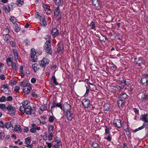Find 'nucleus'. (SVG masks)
I'll use <instances>...</instances> for the list:
<instances>
[{"instance_id":"42","label":"nucleus","mask_w":148,"mask_h":148,"mask_svg":"<svg viewBox=\"0 0 148 148\" xmlns=\"http://www.w3.org/2000/svg\"><path fill=\"white\" fill-rule=\"evenodd\" d=\"M95 22H92L90 24V26L91 27L90 28L92 29H94L95 27Z\"/></svg>"},{"instance_id":"18","label":"nucleus","mask_w":148,"mask_h":148,"mask_svg":"<svg viewBox=\"0 0 148 148\" xmlns=\"http://www.w3.org/2000/svg\"><path fill=\"white\" fill-rule=\"evenodd\" d=\"M92 3L93 5L96 7L98 8L101 5L100 3L98 0H92Z\"/></svg>"},{"instance_id":"19","label":"nucleus","mask_w":148,"mask_h":148,"mask_svg":"<svg viewBox=\"0 0 148 148\" xmlns=\"http://www.w3.org/2000/svg\"><path fill=\"white\" fill-rule=\"evenodd\" d=\"M16 49L17 48L12 49L10 47V49H11V52H12L14 54L15 58H17L18 57V54Z\"/></svg>"},{"instance_id":"10","label":"nucleus","mask_w":148,"mask_h":148,"mask_svg":"<svg viewBox=\"0 0 148 148\" xmlns=\"http://www.w3.org/2000/svg\"><path fill=\"white\" fill-rule=\"evenodd\" d=\"M119 82L121 84V86L119 87L120 90L123 89L126 85V80H124L123 77L119 78Z\"/></svg>"},{"instance_id":"24","label":"nucleus","mask_w":148,"mask_h":148,"mask_svg":"<svg viewBox=\"0 0 148 148\" xmlns=\"http://www.w3.org/2000/svg\"><path fill=\"white\" fill-rule=\"evenodd\" d=\"M3 38L7 43H8L9 42V35L8 34V33L4 34L3 36Z\"/></svg>"},{"instance_id":"9","label":"nucleus","mask_w":148,"mask_h":148,"mask_svg":"<svg viewBox=\"0 0 148 148\" xmlns=\"http://www.w3.org/2000/svg\"><path fill=\"white\" fill-rule=\"evenodd\" d=\"M143 77L140 80V82L144 85L148 84V74L145 73L143 75Z\"/></svg>"},{"instance_id":"7","label":"nucleus","mask_w":148,"mask_h":148,"mask_svg":"<svg viewBox=\"0 0 148 148\" xmlns=\"http://www.w3.org/2000/svg\"><path fill=\"white\" fill-rule=\"evenodd\" d=\"M67 106L69 109L67 110L66 116L67 117L68 120H71L73 118V116L72 113H71L70 110L71 109V106L69 104H67Z\"/></svg>"},{"instance_id":"6","label":"nucleus","mask_w":148,"mask_h":148,"mask_svg":"<svg viewBox=\"0 0 148 148\" xmlns=\"http://www.w3.org/2000/svg\"><path fill=\"white\" fill-rule=\"evenodd\" d=\"M35 50L34 49H32L31 50V58L32 61L33 62H36L37 61V55Z\"/></svg>"},{"instance_id":"40","label":"nucleus","mask_w":148,"mask_h":148,"mask_svg":"<svg viewBox=\"0 0 148 148\" xmlns=\"http://www.w3.org/2000/svg\"><path fill=\"white\" fill-rule=\"evenodd\" d=\"M4 136L5 134L3 133L2 132L0 133V140H3L4 138Z\"/></svg>"},{"instance_id":"54","label":"nucleus","mask_w":148,"mask_h":148,"mask_svg":"<svg viewBox=\"0 0 148 148\" xmlns=\"http://www.w3.org/2000/svg\"><path fill=\"white\" fill-rule=\"evenodd\" d=\"M24 132H27L29 130V128L28 127H25L23 129Z\"/></svg>"},{"instance_id":"39","label":"nucleus","mask_w":148,"mask_h":148,"mask_svg":"<svg viewBox=\"0 0 148 148\" xmlns=\"http://www.w3.org/2000/svg\"><path fill=\"white\" fill-rule=\"evenodd\" d=\"M52 79H53V83L56 85L58 84V83L56 81V79L54 76H52Z\"/></svg>"},{"instance_id":"58","label":"nucleus","mask_w":148,"mask_h":148,"mask_svg":"<svg viewBox=\"0 0 148 148\" xmlns=\"http://www.w3.org/2000/svg\"><path fill=\"white\" fill-rule=\"evenodd\" d=\"M36 80L34 78H32L31 79V82L33 84H34L36 82Z\"/></svg>"},{"instance_id":"16","label":"nucleus","mask_w":148,"mask_h":148,"mask_svg":"<svg viewBox=\"0 0 148 148\" xmlns=\"http://www.w3.org/2000/svg\"><path fill=\"white\" fill-rule=\"evenodd\" d=\"M16 110L15 107L10 105V115L11 116H14L15 114Z\"/></svg>"},{"instance_id":"4","label":"nucleus","mask_w":148,"mask_h":148,"mask_svg":"<svg viewBox=\"0 0 148 148\" xmlns=\"http://www.w3.org/2000/svg\"><path fill=\"white\" fill-rule=\"evenodd\" d=\"M49 60L48 58H43L40 63L41 66V69L44 70L46 65L49 64Z\"/></svg>"},{"instance_id":"33","label":"nucleus","mask_w":148,"mask_h":148,"mask_svg":"<svg viewBox=\"0 0 148 148\" xmlns=\"http://www.w3.org/2000/svg\"><path fill=\"white\" fill-rule=\"evenodd\" d=\"M63 49L64 47L62 45H59L57 49L59 53L61 52V53H63Z\"/></svg>"},{"instance_id":"60","label":"nucleus","mask_w":148,"mask_h":148,"mask_svg":"<svg viewBox=\"0 0 148 148\" xmlns=\"http://www.w3.org/2000/svg\"><path fill=\"white\" fill-rule=\"evenodd\" d=\"M0 79L2 80H3L5 79V78L3 75H0Z\"/></svg>"},{"instance_id":"2","label":"nucleus","mask_w":148,"mask_h":148,"mask_svg":"<svg viewBox=\"0 0 148 148\" xmlns=\"http://www.w3.org/2000/svg\"><path fill=\"white\" fill-rule=\"evenodd\" d=\"M51 47V43L50 41H47L44 46V49L47 53L51 55L52 51Z\"/></svg>"},{"instance_id":"36","label":"nucleus","mask_w":148,"mask_h":148,"mask_svg":"<svg viewBox=\"0 0 148 148\" xmlns=\"http://www.w3.org/2000/svg\"><path fill=\"white\" fill-rule=\"evenodd\" d=\"M54 1L56 5L58 6L62 5V2H61V0H54Z\"/></svg>"},{"instance_id":"23","label":"nucleus","mask_w":148,"mask_h":148,"mask_svg":"<svg viewBox=\"0 0 148 148\" xmlns=\"http://www.w3.org/2000/svg\"><path fill=\"white\" fill-rule=\"evenodd\" d=\"M147 114L142 115L140 117V119L144 121L145 123L148 122V120L147 119Z\"/></svg>"},{"instance_id":"44","label":"nucleus","mask_w":148,"mask_h":148,"mask_svg":"<svg viewBox=\"0 0 148 148\" xmlns=\"http://www.w3.org/2000/svg\"><path fill=\"white\" fill-rule=\"evenodd\" d=\"M92 146L95 148H99V146L98 145L96 142H94L92 144Z\"/></svg>"},{"instance_id":"17","label":"nucleus","mask_w":148,"mask_h":148,"mask_svg":"<svg viewBox=\"0 0 148 148\" xmlns=\"http://www.w3.org/2000/svg\"><path fill=\"white\" fill-rule=\"evenodd\" d=\"M114 124L118 128L121 127V124L120 120L115 119L113 121Z\"/></svg>"},{"instance_id":"3","label":"nucleus","mask_w":148,"mask_h":148,"mask_svg":"<svg viewBox=\"0 0 148 148\" xmlns=\"http://www.w3.org/2000/svg\"><path fill=\"white\" fill-rule=\"evenodd\" d=\"M62 12H61L59 6L56 8L54 11V14L55 17L58 21L61 20L62 18Z\"/></svg>"},{"instance_id":"38","label":"nucleus","mask_w":148,"mask_h":148,"mask_svg":"<svg viewBox=\"0 0 148 148\" xmlns=\"http://www.w3.org/2000/svg\"><path fill=\"white\" fill-rule=\"evenodd\" d=\"M49 135L48 136V139L49 140H51L53 139V134L52 133L50 132L49 133Z\"/></svg>"},{"instance_id":"46","label":"nucleus","mask_w":148,"mask_h":148,"mask_svg":"<svg viewBox=\"0 0 148 148\" xmlns=\"http://www.w3.org/2000/svg\"><path fill=\"white\" fill-rule=\"evenodd\" d=\"M4 127L7 128V129L9 128V122H6V123L4 124Z\"/></svg>"},{"instance_id":"26","label":"nucleus","mask_w":148,"mask_h":148,"mask_svg":"<svg viewBox=\"0 0 148 148\" xmlns=\"http://www.w3.org/2000/svg\"><path fill=\"white\" fill-rule=\"evenodd\" d=\"M21 86L23 87L28 86V81L27 79L23 80L21 83Z\"/></svg>"},{"instance_id":"49","label":"nucleus","mask_w":148,"mask_h":148,"mask_svg":"<svg viewBox=\"0 0 148 148\" xmlns=\"http://www.w3.org/2000/svg\"><path fill=\"white\" fill-rule=\"evenodd\" d=\"M46 108V107L44 106H41L40 108V109L42 111H44Z\"/></svg>"},{"instance_id":"12","label":"nucleus","mask_w":148,"mask_h":148,"mask_svg":"<svg viewBox=\"0 0 148 148\" xmlns=\"http://www.w3.org/2000/svg\"><path fill=\"white\" fill-rule=\"evenodd\" d=\"M51 34L53 37H55L59 34L60 32L56 28H54L52 30Z\"/></svg>"},{"instance_id":"61","label":"nucleus","mask_w":148,"mask_h":148,"mask_svg":"<svg viewBox=\"0 0 148 148\" xmlns=\"http://www.w3.org/2000/svg\"><path fill=\"white\" fill-rule=\"evenodd\" d=\"M56 65L55 64H53L51 67V69L52 70H54L56 69Z\"/></svg>"},{"instance_id":"55","label":"nucleus","mask_w":148,"mask_h":148,"mask_svg":"<svg viewBox=\"0 0 148 148\" xmlns=\"http://www.w3.org/2000/svg\"><path fill=\"white\" fill-rule=\"evenodd\" d=\"M54 119L53 116H51L49 119V121L50 122H53Z\"/></svg>"},{"instance_id":"47","label":"nucleus","mask_w":148,"mask_h":148,"mask_svg":"<svg viewBox=\"0 0 148 148\" xmlns=\"http://www.w3.org/2000/svg\"><path fill=\"white\" fill-rule=\"evenodd\" d=\"M145 127V126L144 125V124L142 126L139 127L138 129H136L135 130V132H137L139 130H141L142 129H143Z\"/></svg>"},{"instance_id":"20","label":"nucleus","mask_w":148,"mask_h":148,"mask_svg":"<svg viewBox=\"0 0 148 148\" xmlns=\"http://www.w3.org/2000/svg\"><path fill=\"white\" fill-rule=\"evenodd\" d=\"M40 24L41 26L43 27H45L47 26V22L45 20V18L44 17L41 18L40 20Z\"/></svg>"},{"instance_id":"14","label":"nucleus","mask_w":148,"mask_h":148,"mask_svg":"<svg viewBox=\"0 0 148 148\" xmlns=\"http://www.w3.org/2000/svg\"><path fill=\"white\" fill-rule=\"evenodd\" d=\"M82 104L85 108H88L90 106V101L88 99H85L82 100Z\"/></svg>"},{"instance_id":"27","label":"nucleus","mask_w":148,"mask_h":148,"mask_svg":"<svg viewBox=\"0 0 148 148\" xmlns=\"http://www.w3.org/2000/svg\"><path fill=\"white\" fill-rule=\"evenodd\" d=\"M11 62V65L12 69L14 70H16L17 69V66L15 63L11 61V58H10V62Z\"/></svg>"},{"instance_id":"22","label":"nucleus","mask_w":148,"mask_h":148,"mask_svg":"<svg viewBox=\"0 0 148 148\" xmlns=\"http://www.w3.org/2000/svg\"><path fill=\"white\" fill-rule=\"evenodd\" d=\"M31 89V88L28 86L23 87V90L24 93L27 94H28L30 92V90Z\"/></svg>"},{"instance_id":"37","label":"nucleus","mask_w":148,"mask_h":148,"mask_svg":"<svg viewBox=\"0 0 148 148\" xmlns=\"http://www.w3.org/2000/svg\"><path fill=\"white\" fill-rule=\"evenodd\" d=\"M23 3V0H16V4L19 6H21Z\"/></svg>"},{"instance_id":"29","label":"nucleus","mask_w":148,"mask_h":148,"mask_svg":"<svg viewBox=\"0 0 148 148\" xmlns=\"http://www.w3.org/2000/svg\"><path fill=\"white\" fill-rule=\"evenodd\" d=\"M13 27L15 31L17 33L21 29V28L18 26V25L17 24L14 25Z\"/></svg>"},{"instance_id":"21","label":"nucleus","mask_w":148,"mask_h":148,"mask_svg":"<svg viewBox=\"0 0 148 148\" xmlns=\"http://www.w3.org/2000/svg\"><path fill=\"white\" fill-rule=\"evenodd\" d=\"M56 107H60L61 109H62V107L61 104L60 103H56L55 101H54L53 105L51 107V108H53Z\"/></svg>"},{"instance_id":"62","label":"nucleus","mask_w":148,"mask_h":148,"mask_svg":"<svg viewBox=\"0 0 148 148\" xmlns=\"http://www.w3.org/2000/svg\"><path fill=\"white\" fill-rule=\"evenodd\" d=\"M104 36H103L99 38V40L101 41L105 42V40H104Z\"/></svg>"},{"instance_id":"45","label":"nucleus","mask_w":148,"mask_h":148,"mask_svg":"<svg viewBox=\"0 0 148 148\" xmlns=\"http://www.w3.org/2000/svg\"><path fill=\"white\" fill-rule=\"evenodd\" d=\"M6 100V97L5 96H3L0 98V101L1 102H4Z\"/></svg>"},{"instance_id":"13","label":"nucleus","mask_w":148,"mask_h":148,"mask_svg":"<svg viewBox=\"0 0 148 148\" xmlns=\"http://www.w3.org/2000/svg\"><path fill=\"white\" fill-rule=\"evenodd\" d=\"M118 98L121 99L123 100L128 97V95L125 93L122 92L118 95Z\"/></svg>"},{"instance_id":"30","label":"nucleus","mask_w":148,"mask_h":148,"mask_svg":"<svg viewBox=\"0 0 148 148\" xmlns=\"http://www.w3.org/2000/svg\"><path fill=\"white\" fill-rule=\"evenodd\" d=\"M3 8L5 13H8L9 12V5L3 6Z\"/></svg>"},{"instance_id":"64","label":"nucleus","mask_w":148,"mask_h":148,"mask_svg":"<svg viewBox=\"0 0 148 148\" xmlns=\"http://www.w3.org/2000/svg\"><path fill=\"white\" fill-rule=\"evenodd\" d=\"M56 143H57V145H58L59 146L61 145V143L60 140H56Z\"/></svg>"},{"instance_id":"53","label":"nucleus","mask_w":148,"mask_h":148,"mask_svg":"<svg viewBox=\"0 0 148 148\" xmlns=\"http://www.w3.org/2000/svg\"><path fill=\"white\" fill-rule=\"evenodd\" d=\"M36 131V128H35V127H32L30 130V131L31 132L34 133Z\"/></svg>"},{"instance_id":"34","label":"nucleus","mask_w":148,"mask_h":148,"mask_svg":"<svg viewBox=\"0 0 148 148\" xmlns=\"http://www.w3.org/2000/svg\"><path fill=\"white\" fill-rule=\"evenodd\" d=\"M30 103V101L25 100L22 103L23 106L21 107H23L24 108L27 106L29 105V104Z\"/></svg>"},{"instance_id":"32","label":"nucleus","mask_w":148,"mask_h":148,"mask_svg":"<svg viewBox=\"0 0 148 148\" xmlns=\"http://www.w3.org/2000/svg\"><path fill=\"white\" fill-rule=\"evenodd\" d=\"M8 87V85L6 86V85H4L1 88L2 91L4 92H6L7 90L9 91Z\"/></svg>"},{"instance_id":"5","label":"nucleus","mask_w":148,"mask_h":148,"mask_svg":"<svg viewBox=\"0 0 148 148\" xmlns=\"http://www.w3.org/2000/svg\"><path fill=\"white\" fill-rule=\"evenodd\" d=\"M10 128L12 130L15 132H17L18 133H21L22 131V129L21 128V126L19 125H15L14 127L13 126L11 125V123H10Z\"/></svg>"},{"instance_id":"41","label":"nucleus","mask_w":148,"mask_h":148,"mask_svg":"<svg viewBox=\"0 0 148 148\" xmlns=\"http://www.w3.org/2000/svg\"><path fill=\"white\" fill-rule=\"evenodd\" d=\"M46 145H45V147H48V148H51V147L52 146V145L51 143L46 142Z\"/></svg>"},{"instance_id":"56","label":"nucleus","mask_w":148,"mask_h":148,"mask_svg":"<svg viewBox=\"0 0 148 148\" xmlns=\"http://www.w3.org/2000/svg\"><path fill=\"white\" fill-rule=\"evenodd\" d=\"M20 89V87L18 86H16L14 88V91L16 92H18Z\"/></svg>"},{"instance_id":"35","label":"nucleus","mask_w":148,"mask_h":148,"mask_svg":"<svg viewBox=\"0 0 148 148\" xmlns=\"http://www.w3.org/2000/svg\"><path fill=\"white\" fill-rule=\"evenodd\" d=\"M10 46H11L12 48H17V47L16 45V43L14 41H11L10 42Z\"/></svg>"},{"instance_id":"51","label":"nucleus","mask_w":148,"mask_h":148,"mask_svg":"<svg viewBox=\"0 0 148 148\" xmlns=\"http://www.w3.org/2000/svg\"><path fill=\"white\" fill-rule=\"evenodd\" d=\"M53 127L52 126H50L49 127V133H50V132H51V133H52L53 131Z\"/></svg>"},{"instance_id":"11","label":"nucleus","mask_w":148,"mask_h":148,"mask_svg":"<svg viewBox=\"0 0 148 148\" xmlns=\"http://www.w3.org/2000/svg\"><path fill=\"white\" fill-rule=\"evenodd\" d=\"M25 143L27 145L26 147H29L30 148H31L32 147V145L30 144L31 141V139L30 137H28L25 139Z\"/></svg>"},{"instance_id":"25","label":"nucleus","mask_w":148,"mask_h":148,"mask_svg":"<svg viewBox=\"0 0 148 148\" xmlns=\"http://www.w3.org/2000/svg\"><path fill=\"white\" fill-rule=\"evenodd\" d=\"M119 99L117 101V104L119 107H122L123 106V103L124 104L125 103V101L123 100H122L121 99Z\"/></svg>"},{"instance_id":"59","label":"nucleus","mask_w":148,"mask_h":148,"mask_svg":"<svg viewBox=\"0 0 148 148\" xmlns=\"http://www.w3.org/2000/svg\"><path fill=\"white\" fill-rule=\"evenodd\" d=\"M4 125L3 122L1 121H0V127L1 128H3Z\"/></svg>"},{"instance_id":"63","label":"nucleus","mask_w":148,"mask_h":148,"mask_svg":"<svg viewBox=\"0 0 148 148\" xmlns=\"http://www.w3.org/2000/svg\"><path fill=\"white\" fill-rule=\"evenodd\" d=\"M10 5L11 6V8L12 9L13 8L15 7V5L14 3H11L10 4Z\"/></svg>"},{"instance_id":"50","label":"nucleus","mask_w":148,"mask_h":148,"mask_svg":"<svg viewBox=\"0 0 148 148\" xmlns=\"http://www.w3.org/2000/svg\"><path fill=\"white\" fill-rule=\"evenodd\" d=\"M6 107L5 104H1L0 103V108L3 109H5Z\"/></svg>"},{"instance_id":"31","label":"nucleus","mask_w":148,"mask_h":148,"mask_svg":"<svg viewBox=\"0 0 148 148\" xmlns=\"http://www.w3.org/2000/svg\"><path fill=\"white\" fill-rule=\"evenodd\" d=\"M10 20L11 21L14 25L16 24V22H17V20L16 18L14 16H11V18H10Z\"/></svg>"},{"instance_id":"48","label":"nucleus","mask_w":148,"mask_h":148,"mask_svg":"<svg viewBox=\"0 0 148 148\" xmlns=\"http://www.w3.org/2000/svg\"><path fill=\"white\" fill-rule=\"evenodd\" d=\"M45 11H47L46 12V13L47 14H50L51 13V10L50 9H48V8H46V9Z\"/></svg>"},{"instance_id":"57","label":"nucleus","mask_w":148,"mask_h":148,"mask_svg":"<svg viewBox=\"0 0 148 148\" xmlns=\"http://www.w3.org/2000/svg\"><path fill=\"white\" fill-rule=\"evenodd\" d=\"M104 138L106 139L108 141H111V138L109 135L107 137L105 138Z\"/></svg>"},{"instance_id":"8","label":"nucleus","mask_w":148,"mask_h":148,"mask_svg":"<svg viewBox=\"0 0 148 148\" xmlns=\"http://www.w3.org/2000/svg\"><path fill=\"white\" fill-rule=\"evenodd\" d=\"M134 62L136 65L138 66H141L142 64H144V62L142 57L136 58L134 59Z\"/></svg>"},{"instance_id":"28","label":"nucleus","mask_w":148,"mask_h":148,"mask_svg":"<svg viewBox=\"0 0 148 148\" xmlns=\"http://www.w3.org/2000/svg\"><path fill=\"white\" fill-rule=\"evenodd\" d=\"M110 107V105L108 103H106L103 106L104 109L105 111H109Z\"/></svg>"},{"instance_id":"43","label":"nucleus","mask_w":148,"mask_h":148,"mask_svg":"<svg viewBox=\"0 0 148 148\" xmlns=\"http://www.w3.org/2000/svg\"><path fill=\"white\" fill-rule=\"evenodd\" d=\"M110 129L109 127H106V128L105 129V134L106 135H107L109 134Z\"/></svg>"},{"instance_id":"15","label":"nucleus","mask_w":148,"mask_h":148,"mask_svg":"<svg viewBox=\"0 0 148 148\" xmlns=\"http://www.w3.org/2000/svg\"><path fill=\"white\" fill-rule=\"evenodd\" d=\"M32 66L34 71L36 72V71L40 70V67H41L40 65L37 64L36 63L33 64Z\"/></svg>"},{"instance_id":"1","label":"nucleus","mask_w":148,"mask_h":148,"mask_svg":"<svg viewBox=\"0 0 148 148\" xmlns=\"http://www.w3.org/2000/svg\"><path fill=\"white\" fill-rule=\"evenodd\" d=\"M20 111L23 114L25 113L27 114L31 115L32 114H35L36 112V109L34 107L31 108V107L28 105L25 108L20 107L19 108Z\"/></svg>"},{"instance_id":"52","label":"nucleus","mask_w":148,"mask_h":148,"mask_svg":"<svg viewBox=\"0 0 148 148\" xmlns=\"http://www.w3.org/2000/svg\"><path fill=\"white\" fill-rule=\"evenodd\" d=\"M17 83V82L15 81L11 80L10 81V84L11 85H14L15 84Z\"/></svg>"}]
</instances>
